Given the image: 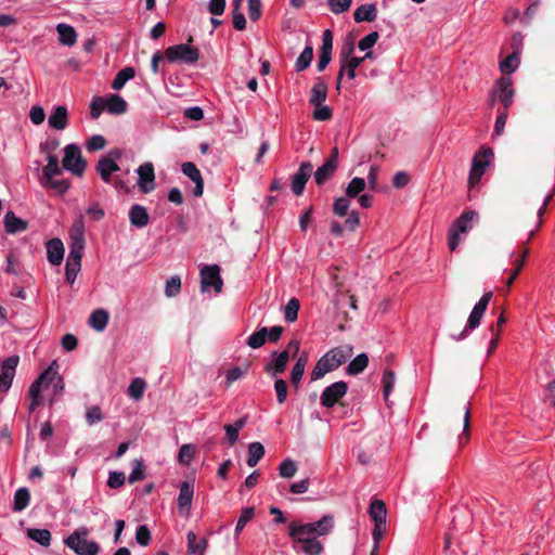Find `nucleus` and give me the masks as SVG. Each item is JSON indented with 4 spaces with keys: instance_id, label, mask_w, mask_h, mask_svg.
<instances>
[{
    "instance_id": "nucleus-1",
    "label": "nucleus",
    "mask_w": 555,
    "mask_h": 555,
    "mask_svg": "<svg viewBox=\"0 0 555 555\" xmlns=\"http://www.w3.org/2000/svg\"><path fill=\"white\" fill-rule=\"evenodd\" d=\"M312 528L299 527V522L292 521L288 525V537L293 541V547L305 555H321L324 551L323 544L317 537L312 535Z\"/></svg>"
},
{
    "instance_id": "nucleus-2",
    "label": "nucleus",
    "mask_w": 555,
    "mask_h": 555,
    "mask_svg": "<svg viewBox=\"0 0 555 555\" xmlns=\"http://www.w3.org/2000/svg\"><path fill=\"white\" fill-rule=\"evenodd\" d=\"M351 354V347H337L331 349L317 362L311 373V380H318L325 374L336 370L344 364Z\"/></svg>"
},
{
    "instance_id": "nucleus-3",
    "label": "nucleus",
    "mask_w": 555,
    "mask_h": 555,
    "mask_svg": "<svg viewBox=\"0 0 555 555\" xmlns=\"http://www.w3.org/2000/svg\"><path fill=\"white\" fill-rule=\"evenodd\" d=\"M128 109V103L119 94L112 93L104 96H95L90 106V115L93 119L100 117L103 112L112 115H120Z\"/></svg>"
},
{
    "instance_id": "nucleus-4",
    "label": "nucleus",
    "mask_w": 555,
    "mask_h": 555,
    "mask_svg": "<svg viewBox=\"0 0 555 555\" xmlns=\"http://www.w3.org/2000/svg\"><path fill=\"white\" fill-rule=\"evenodd\" d=\"M494 159V152L490 146L482 145L475 154L472 160V167L468 175V185L474 188L477 185L487 168Z\"/></svg>"
},
{
    "instance_id": "nucleus-5",
    "label": "nucleus",
    "mask_w": 555,
    "mask_h": 555,
    "mask_svg": "<svg viewBox=\"0 0 555 555\" xmlns=\"http://www.w3.org/2000/svg\"><path fill=\"white\" fill-rule=\"evenodd\" d=\"M88 529L79 528L69 534L64 543L77 555H98L100 545L94 541H88Z\"/></svg>"
},
{
    "instance_id": "nucleus-6",
    "label": "nucleus",
    "mask_w": 555,
    "mask_h": 555,
    "mask_svg": "<svg viewBox=\"0 0 555 555\" xmlns=\"http://www.w3.org/2000/svg\"><path fill=\"white\" fill-rule=\"evenodd\" d=\"M477 216L474 210H465L451 225L448 233V246L454 251L461 243V234H465L470 229L469 223Z\"/></svg>"
},
{
    "instance_id": "nucleus-7",
    "label": "nucleus",
    "mask_w": 555,
    "mask_h": 555,
    "mask_svg": "<svg viewBox=\"0 0 555 555\" xmlns=\"http://www.w3.org/2000/svg\"><path fill=\"white\" fill-rule=\"evenodd\" d=\"M513 81L509 76H502L489 93V105L493 106L501 101L505 108L512 105L514 99Z\"/></svg>"
},
{
    "instance_id": "nucleus-8",
    "label": "nucleus",
    "mask_w": 555,
    "mask_h": 555,
    "mask_svg": "<svg viewBox=\"0 0 555 555\" xmlns=\"http://www.w3.org/2000/svg\"><path fill=\"white\" fill-rule=\"evenodd\" d=\"M165 55L170 63L180 62L184 64H194L199 59L198 49L186 43L168 47L165 51Z\"/></svg>"
},
{
    "instance_id": "nucleus-9",
    "label": "nucleus",
    "mask_w": 555,
    "mask_h": 555,
    "mask_svg": "<svg viewBox=\"0 0 555 555\" xmlns=\"http://www.w3.org/2000/svg\"><path fill=\"white\" fill-rule=\"evenodd\" d=\"M63 168L75 176L81 177L86 170L87 163L81 155L80 149L75 144H69L64 149Z\"/></svg>"
},
{
    "instance_id": "nucleus-10",
    "label": "nucleus",
    "mask_w": 555,
    "mask_h": 555,
    "mask_svg": "<svg viewBox=\"0 0 555 555\" xmlns=\"http://www.w3.org/2000/svg\"><path fill=\"white\" fill-rule=\"evenodd\" d=\"M492 296V292H487L481 296L479 301L474 306L473 311L468 317L467 324L465 328L461 332L457 339H463L466 336L468 330H475L476 327L479 326Z\"/></svg>"
},
{
    "instance_id": "nucleus-11",
    "label": "nucleus",
    "mask_w": 555,
    "mask_h": 555,
    "mask_svg": "<svg viewBox=\"0 0 555 555\" xmlns=\"http://www.w3.org/2000/svg\"><path fill=\"white\" fill-rule=\"evenodd\" d=\"M201 289L206 292L212 287L216 293L222 291L223 281L220 276V268L217 264H206L201 269Z\"/></svg>"
},
{
    "instance_id": "nucleus-12",
    "label": "nucleus",
    "mask_w": 555,
    "mask_h": 555,
    "mask_svg": "<svg viewBox=\"0 0 555 555\" xmlns=\"http://www.w3.org/2000/svg\"><path fill=\"white\" fill-rule=\"evenodd\" d=\"M83 248L85 247L78 246L77 244L69 245V254L65 266V278L70 284L74 283L78 272L80 271Z\"/></svg>"
},
{
    "instance_id": "nucleus-13",
    "label": "nucleus",
    "mask_w": 555,
    "mask_h": 555,
    "mask_svg": "<svg viewBox=\"0 0 555 555\" xmlns=\"http://www.w3.org/2000/svg\"><path fill=\"white\" fill-rule=\"evenodd\" d=\"M347 390L348 385L343 380L327 386L321 395V404L325 408L334 406L347 393Z\"/></svg>"
},
{
    "instance_id": "nucleus-14",
    "label": "nucleus",
    "mask_w": 555,
    "mask_h": 555,
    "mask_svg": "<svg viewBox=\"0 0 555 555\" xmlns=\"http://www.w3.org/2000/svg\"><path fill=\"white\" fill-rule=\"evenodd\" d=\"M57 145V141H46L40 144V149L42 151L48 152L47 160L48 164L43 167V178L48 181H51V178L54 176L61 175L62 170L59 166L57 156L50 153L51 150H54Z\"/></svg>"
},
{
    "instance_id": "nucleus-15",
    "label": "nucleus",
    "mask_w": 555,
    "mask_h": 555,
    "mask_svg": "<svg viewBox=\"0 0 555 555\" xmlns=\"http://www.w3.org/2000/svg\"><path fill=\"white\" fill-rule=\"evenodd\" d=\"M20 362L18 356H11L7 358L1 365L0 372V391L5 392L10 389L13 378L15 376V370Z\"/></svg>"
},
{
    "instance_id": "nucleus-16",
    "label": "nucleus",
    "mask_w": 555,
    "mask_h": 555,
    "mask_svg": "<svg viewBox=\"0 0 555 555\" xmlns=\"http://www.w3.org/2000/svg\"><path fill=\"white\" fill-rule=\"evenodd\" d=\"M138 185L142 193L147 194L155 189V172L152 163H144L138 168Z\"/></svg>"
},
{
    "instance_id": "nucleus-17",
    "label": "nucleus",
    "mask_w": 555,
    "mask_h": 555,
    "mask_svg": "<svg viewBox=\"0 0 555 555\" xmlns=\"http://www.w3.org/2000/svg\"><path fill=\"white\" fill-rule=\"evenodd\" d=\"M312 172V165L310 163H302L298 171L293 176L292 191L295 195L299 196L305 190V185L309 180Z\"/></svg>"
},
{
    "instance_id": "nucleus-18",
    "label": "nucleus",
    "mask_w": 555,
    "mask_h": 555,
    "mask_svg": "<svg viewBox=\"0 0 555 555\" xmlns=\"http://www.w3.org/2000/svg\"><path fill=\"white\" fill-rule=\"evenodd\" d=\"M181 169L183 175H185L195 183V186L193 189V195L196 197H201L204 192V180L201 175V171L192 162L183 163Z\"/></svg>"
},
{
    "instance_id": "nucleus-19",
    "label": "nucleus",
    "mask_w": 555,
    "mask_h": 555,
    "mask_svg": "<svg viewBox=\"0 0 555 555\" xmlns=\"http://www.w3.org/2000/svg\"><path fill=\"white\" fill-rule=\"evenodd\" d=\"M336 156L337 147H334L332 156L314 172V180L318 185L325 183L336 170Z\"/></svg>"
},
{
    "instance_id": "nucleus-20",
    "label": "nucleus",
    "mask_w": 555,
    "mask_h": 555,
    "mask_svg": "<svg viewBox=\"0 0 555 555\" xmlns=\"http://www.w3.org/2000/svg\"><path fill=\"white\" fill-rule=\"evenodd\" d=\"M275 359L272 362H269L264 366V371L271 377H276L278 375L284 373L287 362L289 360L288 350H283L280 353L273 352Z\"/></svg>"
},
{
    "instance_id": "nucleus-21",
    "label": "nucleus",
    "mask_w": 555,
    "mask_h": 555,
    "mask_svg": "<svg viewBox=\"0 0 555 555\" xmlns=\"http://www.w3.org/2000/svg\"><path fill=\"white\" fill-rule=\"evenodd\" d=\"M48 260L53 266H59L64 258V245L60 238H51L46 244Z\"/></svg>"
},
{
    "instance_id": "nucleus-22",
    "label": "nucleus",
    "mask_w": 555,
    "mask_h": 555,
    "mask_svg": "<svg viewBox=\"0 0 555 555\" xmlns=\"http://www.w3.org/2000/svg\"><path fill=\"white\" fill-rule=\"evenodd\" d=\"M4 230L8 234H16L24 232L28 229V222L23 220L13 211H8L3 218Z\"/></svg>"
},
{
    "instance_id": "nucleus-23",
    "label": "nucleus",
    "mask_w": 555,
    "mask_h": 555,
    "mask_svg": "<svg viewBox=\"0 0 555 555\" xmlns=\"http://www.w3.org/2000/svg\"><path fill=\"white\" fill-rule=\"evenodd\" d=\"M299 527H310L312 528V535L321 537L328 534L334 527V518L331 515L323 516L320 520L315 522L300 524Z\"/></svg>"
},
{
    "instance_id": "nucleus-24",
    "label": "nucleus",
    "mask_w": 555,
    "mask_h": 555,
    "mask_svg": "<svg viewBox=\"0 0 555 555\" xmlns=\"http://www.w3.org/2000/svg\"><path fill=\"white\" fill-rule=\"evenodd\" d=\"M130 223L135 228H144L150 222V216L144 206L134 204L129 210Z\"/></svg>"
},
{
    "instance_id": "nucleus-25",
    "label": "nucleus",
    "mask_w": 555,
    "mask_h": 555,
    "mask_svg": "<svg viewBox=\"0 0 555 555\" xmlns=\"http://www.w3.org/2000/svg\"><path fill=\"white\" fill-rule=\"evenodd\" d=\"M59 42L66 47H73L77 42V33L75 28L68 24L60 23L56 25Z\"/></svg>"
},
{
    "instance_id": "nucleus-26",
    "label": "nucleus",
    "mask_w": 555,
    "mask_h": 555,
    "mask_svg": "<svg viewBox=\"0 0 555 555\" xmlns=\"http://www.w3.org/2000/svg\"><path fill=\"white\" fill-rule=\"evenodd\" d=\"M49 127L55 130H63L67 126V108L59 105L48 118Z\"/></svg>"
},
{
    "instance_id": "nucleus-27",
    "label": "nucleus",
    "mask_w": 555,
    "mask_h": 555,
    "mask_svg": "<svg viewBox=\"0 0 555 555\" xmlns=\"http://www.w3.org/2000/svg\"><path fill=\"white\" fill-rule=\"evenodd\" d=\"M96 170L102 180L106 183L111 182L112 173L119 170L117 163L111 157H102L96 165Z\"/></svg>"
},
{
    "instance_id": "nucleus-28",
    "label": "nucleus",
    "mask_w": 555,
    "mask_h": 555,
    "mask_svg": "<svg viewBox=\"0 0 555 555\" xmlns=\"http://www.w3.org/2000/svg\"><path fill=\"white\" fill-rule=\"evenodd\" d=\"M363 63V59L359 57H352L351 60H347L346 62L341 63L340 69L337 75V83L336 88H340L341 79L345 75V72H347V77L349 79L356 78V69Z\"/></svg>"
},
{
    "instance_id": "nucleus-29",
    "label": "nucleus",
    "mask_w": 555,
    "mask_h": 555,
    "mask_svg": "<svg viewBox=\"0 0 555 555\" xmlns=\"http://www.w3.org/2000/svg\"><path fill=\"white\" fill-rule=\"evenodd\" d=\"M377 16V8L373 3H365L358 7L353 13L357 23L373 22Z\"/></svg>"
},
{
    "instance_id": "nucleus-30",
    "label": "nucleus",
    "mask_w": 555,
    "mask_h": 555,
    "mask_svg": "<svg viewBox=\"0 0 555 555\" xmlns=\"http://www.w3.org/2000/svg\"><path fill=\"white\" fill-rule=\"evenodd\" d=\"M327 96V85L326 82L318 77L314 85L311 88L310 103L312 105L323 104Z\"/></svg>"
},
{
    "instance_id": "nucleus-31",
    "label": "nucleus",
    "mask_w": 555,
    "mask_h": 555,
    "mask_svg": "<svg viewBox=\"0 0 555 555\" xmlns=\"http://www.w3.org/2000/svg\"><path fill=\"white\" fill-rule=\"evenodd\" d=\"M109 314L105 309H95L89 317V325L96 332H103L108 323Z\"/></svg>"
},
{
    "instance_id": "nucleus-32",
    "label": "nucleus",
    "mask_w": 555,
    "mask_h": 555,
    "mask_svg": "<svg viewBox=\"0 0 555 555\" xmlns=\"http://www.w3.org/2000/svg\"><path fill=\"white\" fill-rule=\"evenodd\" d=\"M193 494V485L190 481H183L180 486V492L178 496V507L180 511L189 509L191 507Z\"/></svg>"
},
{
    "instance_id": "nucleus-33",
    "label": "nucleus",
    "mask_w": 555,
    "mask_h": 555,
    "mask_svg": "<svg viewBox=\"0 0 555 555\" xmlns=\"http://www.w3.org/2000/svg\"><path fill=\"white\" fill-rule=\"evenodd\" d=\"M188 541V551L191 554H199L203 555L207 547V540L202 538L197 540L196 534L193 531H189L186 534Z\"/></svg>"
},
{
    "instance_id": "nucleus-34",
    "label": "nucleus",
    "mask_w": 555,
    "mask_h": 555,
    "mask_svg": "<svg viewBox=\"0 0 555 555\" xmlns=\"http://www.w3.org/2000/svg\"><path fill=\"white\" fill-rule=\"evenodd\" d=\"M264 452L266 451H264V447L262 443H260L258 441L249 443L248 456H247V461H246L247 465L249 467H255L260 462V460L263 457Z\"/></svg>"
},
{
    "instance_id": "nucleus-35",
    "label": "nucleus",
    "mask_w": 555,
    "mask_h": 555,
    "mask_svg": "<svg viewBox=\"0 0 555 555\" xmlns=\"http://www.w3.org/2000/svg\"><path fill=\"white\" fill-rule=\"evenodd\" d=\"M134 75H135L134 68H132L130 66H127V67L120 69L116 74V76L112 82V88L117 91L121 90L124 88V86L134 77Z\"/></svg>"
},
{
    "instance_id": "nucleus-36",
    "label": "nucleus",
    "mask_w": 555,
    "mask_h": 555,
    "mask_svg": "<svg viewBox=\"0 0 555 555\" xmlns=\"http://www.w3.org/2000/svg\"><path fill=\"white\" fill-rule=\"evenodd\" d=\"M369 513L374 522L386 521L387 508L382 500H373L371 502Z\"/></svg>"
},
{
    "instance_id": "nucleus-37",
    "label": "nucleus",
    "mask_w": 555,
    "mask_h": 555,
    "mask_svg": "<svg viewBox=\"0 0 555 555\" xmlns=\"http://www.w3.org/2000/svg\"><path fill=\"white\" fill-rule=\"evenodd\" d=\"M27 537L42 546H50L52 535L48 529L29 528L27 529Z\"/></svg>"
},
{
    "instance_id": "nucleus-38",
    "label": "nucleus",
    "mask_w": 555,
    "mask_h": 555,
    "mask_svg": "<svg viewBox=\"0 0 555 555\" xmlns=\"http://www.w3.org/2000/svg\"><path fill=\"white\" fill-rule=\"evenodd\" d=\"M519 51H513L505 60L500 63V69L504 75L513 74L519 65Z\"/></svg>"
},
{
    "instance_id": "nucleus-39",
    "label": "nucleus",
    "mask_w": 555,
    "mask_h": 555,
    "mask_svg": "<svg viewBox=\"0 0 555 555\" xmlns=\"http://www.w3.org/2000/svg\"><path fill=\"white\" fill-rule=\"evenodd\" d=\"M30 501V492L27 488H20L15 491L14 494V503H13V511L14 512H22L24 511Z\"/></svg>"
},
{
    "instance_id": "nucleus-40",
    "label": "nucleus",
    "mask_w": 555,
    "mask_h": 555,
    "mask_svg": "<svg viewBox=\"0 0 555 555\" xmlns=\"http://www.w3.org/2000/svg\"><path fill=\"white\" fill-rule=\"evenodd\" d=\"M369 364V357L366 353L358 354L347 366L349 375H358L362 373Z\"/></svg>"
},
{
    "instance_id": "nucleus-41",
    "label": "nucleus",
    "mask_w": 555,
    "mask_h": 555,
    "mask_svg": "<svg viewBox=\"0 0 555 555\" xmlns=\"http://www.w3.org/2000/svg\"><path fill=\"white\" fill-rule=\"evenodd\" d=\"M76 244L78 246L85 247L82 217H80L77 221H75L70 229V244L69 245H76Z\"/></svg>"
},
{
    "instance_id": "nucleus-42",
    "label": "nucleus",
    "mask_w": 555,
    "mask_h": 555,
    "mask_svg": "<svg viewBox=\"0 0 555 555\" xmlns=\"http://www.w3.org/2000/svg\"><path fill=\"white\" fill-rule=\"evenodd\" d=\"M313 60L312 46H307L296 60L295 67L297 72H302L308 68Z\"/></svg>"
},
{
    "instance_id": "nucleus-43",
    "label": "nucleus",
    "mask_w": 555,
    "mask_h": 555,
    "mask_svg": "<svg viewBox=\"0 0 555 555\" xmlns=\"http://www.w3.org/2000/svg\"><path fill=\"white\" fill-rule=\"evenodd\" d=\"M145 388V380L143 378L137 377L131 380L128 387V395L134 400H140L143 397Z\"/></svg>"
},
{
    "instance_id": "nucleus-44",
    "label": "nucleus",
    "mask_w": 555,
    "mask_h": 555,
    "mask_svg": "<svg viewBox=\"0 0 555 555\" xmlns=\"http://www.w3.org/2000/svg\"><path fill=\"white\" fill-rule=\"evenodd\" d=\"M53 373V364H51L47 370H44L39 377L30 385L28 395L30 398H40V391L43 386V378L48 374Z\"/></svg>"
},
{
    "instance_id": "nucleus-45",
    "label": "nucleus",
    "mask_w": 555,
    "mask_h": 555,
    "mask_svg": "<svg viewBox=\"0 0 555 555\" xmlns=\"http://www.w3.org/2000/svg\"><path fill=\"white\" fill-rule=\"evenodd\" d=\"M300 308V302L297 298L293 297L288 300L284 310V319L288 323H293L298 318V311Z\"/></svg>"
},
{
    "instance_id": "nucleus-46",
    "label": "nucleus",
    "mask_w": 555,
    "mask_h": 555,
    "mask_svg": "<svg viewBox=\"0 0 555 555\" xmlns=\"http://www.w3.org/2000/svg\"><path fill=\"white\" fill-rule=\"evenodd\" d=\"M267 340V327H261L260 330L254 332L248 338H247V346H249L253 349L260 348L264 345Z\"/></svg>"
},
{
    "instance_id": "nucleus-47",
    "label": "nucleus",
    "mask_w": 555,
    "mask_h": 555,
    "mask_svg": "<svg viewBox=\"0 0 555 555\" xmlns=\"http://www.w3.org/2000/svg\"><path fill=\"white\" fill-rule=\"evenodd\" d=\"M365 185L366 183L363 178L356 177L349 182L346 195L348 197H357L365 189Z\"/></svg>"
},
{
    "instance_id": "nucleus-48",
    "label": "nucleus",
    "mask_w": 555,
    "mask_h": 555,
    "mask_svg": "<svg viewBox=\"0 0 555 555\" xmlns=\"http://www.w3.org/2000/svg\"><path fill=\"white\" fill-rule=\"evenodd\" d=\"M255 516V508L253 506L245 507L242 509L241 516L236 522L235 534H240L244 527Z\"/></svg>"
},
{
    "instance_id": "nucleus-49",
    "label": "nucleus",
    "mask_w": 555,
    "mask_h": 555,
    "mask_svg": "<svg viewBox=\"0 0 555 555\" xmlns=\"http://www.w3.org/2000/svg\"><path fill=\"white\" fill-rule=\"evenodd\" d=\"M354 41L351 37H347L343 42L339 50L340 63L346 62L347 60H351L352 53L354 52Z\"/></svg>"
},
{
    "instance_id": "nucleus-50",
    "label": "nucleus",
    "mask_w": 555,
    "mask_h": 555,
    "mask_svg": "<svg viewBox=\"0 0 555 555\" xmlns=\"http://www.w3.org/2000/svg\"><path fill=\"white\" fill-rule=\"evenodd\" d=\"M296 472L297 465L291 459L284 460L279 466V474L282 478H292L295 476Z\"/></svg>"
},
{
    "instance_id": "nucleus-51",
    "label": "nucleus",
    "mask_w": 555,
    "mask_h": 555,
    "mask_svg": "<svg viewBox=\"0 0 555 555\" xmlns=\"http://www.w3.org/2000/svg\"><path fill=\"white\" fill-rule=\"evenodd\" d=\"M132 472L129 476L128 481L130 483H134L137 481L143 480L145 478L143 462L141 460H134L132 462Z\"/></svg>"
},
{
    "instance_id": "nucleus-52",
    "label": "nucleus",
    "mask_w": 555,
    "mask_h": 555,
    "mask_svg": "<svg viewBox=\"0 0 555 555\" xmlns=\"http://www.w3.org/2000/svg\"><path fill=\"white\" fill-rule=\"evenodd\" d=\"M395 379H396V376L392 371L386 370L384 372L382 383H383L384 398L386 401L388 400V397L393 388Z\"/></svg>"
},
{
    "instance_id": "nucleus-53",
    "label": "nucleus",
    "mask_w": 555,
    "mask_h": 555,
    "mask_svg": "<svg viewBox=\"0 0 555 555\" xmlns=\"http://www.w3.org/2000/svg\"><path fill=\"white\" fill-rule=\"evenodd\" d=\"M181 289V279L177 275L171 276L166 282L165 294L168 297H175Z\"/></svg>"
},
{
    "instance_id": "nucleus-54",
    "label": "nucleus",
    "mask_w": 555,
    "mask_h": 555,
    "mask_svg": "<svg viewBox=\"0 0 555 555\" xmlns=\"http://www.w3.org/2000/svg\"><path fill=\"white\" fill-rule=\"evenodd\" d=\"M247 369H248V366H246L245 369H242L240 366H234V367L230 369L225 375V386L229 387L234 382H236L237 379L243 377L246 374Z\"/></svg>"
},
{
    "instance_id": "nucleus-55",
    "label": "nucleus",
    "mask_w": 555,
    "mask_h": 555,
    "mask_svg": "<svg viewBox=\"0 0 555 555\" xmlns=\"http://www.w3.org/2000/svg\"><path fill=\"white\" fill-rule=\"evenodd\" d=\"M379 38V34L377 31H372L364 36L358 43V48L361 51H367L374 47Z\"/></svg>"
},
{
    "instance_id": "nucleus-56",
    "label": "nucleus",
    "mask_w": 555,
    "mask_h": 555,
    "mask_svg": "<svg viewBox=\"0 0 555 555\" xmlns=\"http://www.w3.org/2000/svg\"><path fill=\"white\" fill-rule=\"evenodd\" d=\"M274 389L276 392V400L280 404H283L287 399L288 386L284 379H276L274 383Z\"/></svg>"
},
{
    "instance_id": "nucleus-57",
    "label": "nucleus",
    "mask_w": 555,
    "mask_h": 555,
    "mask_svg": "<svg viewBox=\"0 0 555 555\" xmlns=\"http://www.w3.org/2000/svg\"><path fill=\"white\" fill-rule=\"evenodd\" d=\"M352 0H327L331 11L340 14L349 10Z\"/></svg>"
},
{
    "instance_id": "nucleus-58",
    "label": "nucleus",
    "mask_w": 555,
    "mask_h": 555,
    "mask_svg": "<svg viewBox=\"0 0 555 555\" xmlns=\"http://www.w3.org/2000/svg\"><path fill=\"white\" fill-rule=\"evenodd\" d=\"M151 531L145 525H141L138 527L135 532V540L142 546H147L151 542Z\"/></svg>"
},
{
    "instance_id": "nucleus-59",
    "label": "nucleus",
    "mask_w": 555,
    "mask_h": 555,
    "mask_svg": "<svg viewBox=\"0 0 555 555\" xmlns=\"http://www.w3.org/2000/svg\"><path fill=\"white\" fill-rule=\"evenodd\" d=\"M349 205H350V201H349L348 196L339 197L335 201V203L333 205V211L338 217H344L348 212Z\"/></svg>"
},
{
    "instance_id": "nucleus-60",
    "label": "nucleus",
    "mask_w": 555,
    "mask_h": 555,
    "mask_svg": "<svg viewBox=\"0 0 555 555\" xmlns=\"http://www.w3.org/2000/svg\"><path fill=\"white\" fill-rule=\"evenodd\" d=\"M314 112H313V118L315 120L325 121L328 120L332 117V109L323 104L313 105Z\"/></svg>"
},
{
    "instance_id": "nucleus-61",
    "label": "nucleus",
    "mask_w": 555,
    "mask_h": 555,
    "mask_svg": "<svg viewBox=\"0 0 555 555\" xmlns=\"http://www.w3.org/2000/svg\"><path fill=\"white\" fill-rule=\"evenodd\" d=\"M103 420V414L98 405L89 408L86 412V421L89 425L96 424Z\"/></svg>"
},
{
    "instance_id": "nucleus-62",
    "label": "nucleus",
    "mask_w": 555,
    "mask_h": 555,
    "mask_svg": "<svg viewBox=\"0 0 555 555\" xmlns=\"http://www.w3.org/2000/svg\"><path fill=\"white\" fill-rule=\"evenodd\" d=\"M126 480V476L122 472H111L107 480V486L112 489L120 488Z\"/></svg>"
},
{
    "instance_id": "nucleus-63",
    "label": "nucleus",
    "mask_w": 555,
    "mask_h": 555,
    "mask_svg": "<svg viewBox=\"0 0 555 555\" xmlns=\"http://www.w3.org/2000/svg\"><path fill=\"white\" fill-rule=\"evenodd\" d=\"M195 454L194 447L192 444H184L179 450V461L182 464H189Z\"/></svg>"
},
{
    "instance_id": "nucleus-64",
    "label": "nucleus",
    "mask_w": 555,
    "mask_h": 555,
    "mask_svg": "<svg viewBox=\"0 0 555 555\" xmlns=\"http://www.w3.org/2000/svg\"><path fill=\"white\" fill-rule=\"evenodd\" d=\"M29 118L34 125H40L44 121L46 114L41 106L34 105L29 112Z\"/></svg>"
}]
</instances>
